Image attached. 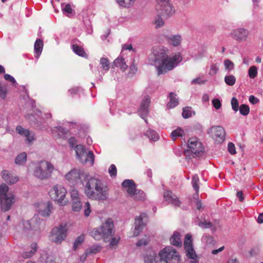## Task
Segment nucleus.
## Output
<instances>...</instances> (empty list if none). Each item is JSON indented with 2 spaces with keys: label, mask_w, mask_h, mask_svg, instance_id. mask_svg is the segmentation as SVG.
Instances as JSON below:
<instances>
[{
  "label": "nucleus",
  "mask_w": 263,
  "mask_h": 263,
  "mask_svg": "<svg viewBox=\"0 0 263 263\" xmlns=\"http://www.w3.org/2000/svg\"><path fill=\"white\" fill-rule=\"evenodd\" d=\"M100 228L101 230L104 232L103 234L106 239L109 237L112 236L114 234V226L111 218H108L104 223H102Z\"/></svg>",
  "instance_id": "15"
},
{
  "label": "nucleus",
  "mask_w": 263,
  "mask_h": 263,
  "mask_svg": "<svg viewBox=\"0 0 263 263\" xmlns=\"http://www.w3.org/2000/svg\"><path fill=\"white\" fill-rule=\"evenodd\" d=\"M199 181V179L198 178V176L197 174L194 175L192 179V184L193 187L195 190L196 193H198L199 191V185H198V182Z\"/></svg>",
  "instance_id": "41"
},
{
  "label": "nucleus",
  "mask_w": 263,
  "mask_h": 263,
  "mask_svg": "<svg viewBox=\"0 0 263 263\" xmlns=\"http://www.w3.org/2000/svg\"><path fill=\"white\" fill-rule=\"evenodd\" d=\"M219 70V66L217 64H213L211 66V68L209 72V74L210 76L215 75Z\"/></svg>",
  "instance_id": "54"
},
{
  "label": "nucleus",
  "mask_w": 263,
  "mask_h": 263,
  "mask_svg": "<svg viewBox=\"0 0 263 263\" xmlns=\"http://www.w3.org/2000/svg\"><path fill=\"white\" fill-rule=\"evenodd\" d=\"M146 217L147 215L145 213H142L139 217L137 216L135 218V230L133 233L134 237L137 236L142 231L144 226L143 219Z\"/></svg>",
  "instance_id": "16"
},
{
  "label": "nucleus",
  "mask_w": 263,
  "mask_h": 263,
  "mask_svg": "<svg viewBox=\"0 0 263 263\" xmlns=\"http://www.w3.org/2000/svg\"><path fill=\"white\" fill-rule=\"evenodd\" d=\"M1 175L3 180L9 184H13L18 180V178L16 176L13 175L7 170H3Z\"/></svg>",
  "instance_id": "18"
},
{
  "label": "nucleus",
  "mask_w": 263,
  "mask_h": 263,
  "mask_svg": "<svg viewBox=\"0 0 263 263\" xmlns=\"http://www.w3.org/2000/svg\"><path fill=\"white\" fill-rule=\"evenodd\" d=\"M170 101L167 104V107L172 108L176 107L178 104V99L176 98V95L174 92L170 93Z\"/></svg>",
  "instance_id": "29"
},
{
  "label": "nucleus",
  "mask_w": 263,
  "mask_h": 263,
  "mask_svg": "<svg viewBox=\"0 0 263 263\" xmlns=\"http://www.w3.org/2000/svg\"><path fill=\"white\" fill-rule=\"evenodd\" d=\"M84 241V236L83 235H80L78 236L75 240L73 245V249L76 250L79 245H80Z\"/></svg>",
  "instance_id": "45"
},
{
  "label": "nucleus",
  "mask_w": 263,
  "mask_h": 263,
  "mask_svg": "<svg viewBox=\"0 0 263 263\" xmlns=\"http://www.w3.org/2000/svg\"><path fill=\"white\" fill-rule=\"evenodd\" d=\"M187 146L189 149L185 151L186 154L191 152L193 157L198 156L200 152H203L204 149L201 143L198 141L196 137H193L189 139Z\"/></svg>",
  "instance_id": "9"
},
{
  "label": "nucleus",
  "mask_w": 263,
  "mask_h": 263,
  "mask_svg": "<svg viewBox=\"0 0 263 263\" xmlns=\"http://www.w3.org/2000/svg\"><path fill=\"white\" fill-rule=\"evenodd\" d=\"M169 44L176 47L179 46L181 42V37L180 35H174L166 36Z\"/></svg>",
  "instance_id": "22"
},
{
  "label": "nucleus",
  "mask_w": 263,
  "mask_h": 263,
  "mask_svg": "<svg viewBox=\"0 0 263 263\" xmlns=\"http://www.w3.org/2000/svg\"><path fill=\"white\" fill-rule=\"evenodd\" d=\"M231 106L233 110L236 112L239 109V103L237 99L233 97L231 100Z\"/></svg>",
  "instance_id": "52"
},
{
  "label": "nucleus",
  "mask_w": 263,
  "mask_h": 263,
  "mask_svg": "<svg viewBox=\"0 0 263 263\" xmlns=\"http://www.w3.org/2000/svg\"><path fill=\"white\" fill-rule=\"evenodd\" d=\"M37 250V244L35 242L31 245V250L29 251H26L22 254V257L24 258H28L33 256Z\"/></svg>",
  "instance_id": "30"
},
{
  "label": "nucleus",
  "mask_w": 263,
  "mask_h": 263,
  "mask_svg": "<svg viewBox=\"0 0 263 263\" xmlns=\"http://www.w3.org/2000/svg\"><path fill=\"white\" fill-rule=\"evenodd\" d=\"M228 149L229 152L231 154L234 155V154H236L235 147L234 144L233 143L230 142L228 144Z\"/></svg>",
  "instance_id": "61"
},
{
  "label": "nucleus",
  "mask_w": 263,
  "mask_h": 263,
  "mask_svg": "<svg viewBox=\"0 0 263 263\" xmlns=\"http://www.w3.org/2000/svg\"><path fill=\"white\" fill-rule=\"evenodd\" d=\"M7 91L6 87L0 84V99L5 100L7 94Z\"/></svg>",
  "instance_id": "50"
},
{
  "label": "nucleus",
  "mask_w": 263,
  "mask_h": 263,
  "mask_svg": "<svg viewBox=\"0 0 263 263\" xmlns=\"http://www.w3.org/2000/svg\"><path fill=\"white\" fill-rule=\"evenodd\" d=\"M4 78L6 80L11 82L12 84H14L16 83V81L15 79L12 76H10L9 74H5Z\"/></svg>",
  "instance_id": "63"
},
{
  "label": "nucleus",
  "mask_w": 263,
  "mask_h": 263,
  "mask_svg": "<svg viewBox=\"0 0 263 263\" xmlns=\"http://www.w3.org/2000/svg\"><path fill=\"white\" fill-rule=\"evenodd\" d=\"M27 160V154L26 153H22L17 155L15 159V162L17 164L23 165L25 164Z\"/></svg>",
  "instance_id": "34"
},
{
  "label": "nucleus",
  "mask_w": 263,
  "mask_h": 263,
  "mask_svg": "<svg viewBox=\"0 0 263 263\" xmlns=\"http://www.w3.org/2000/svg\"><path fill=\"white\" fill-rule=\"evenodd\" d=\"M102 183V180L98 178L95 177L90 178L86 182L84 189L85 194L86 196L89 197L90 195H93V192H95Z\"/></svg>",
  "instance_id": "10"
},
{
  "label": "nucleus",
  "mask_w": 263,
  "mask_h": 263,
  "mask_svg": "<svg viewBox=\"0 0 263 263\" xmlns=\"http://www.w3.org/2000/svg\"><path fill=\"white\" fill-rule=\"evenodd\" d=\"M16 132L22 136H27L29 130L24 128L21 126H17L16 128Z\"/></svg>",
  "instance_id": "53"
},
{
  "label": "nucleus",
  "mask_w": 263,
  "mask_h": 263,
  "mask_svg": "<svg viewBox=\"0 0 263 263\" xmlns=\"http://www.w3.org/2000/svg\"><path fill=\"white\" fill-rule=\"evenodd\" d=\"M75 151L79 160L83 159V157L86 153L85 147L83 145H77L75 146Z\"/></svg>",
  "instance_id": "27"
},
{
  "label": "nucleus",
  "mask_w": 263,
  "mask_h": 263,
  "mask_svg": "<svg viewBox=\"0 0 263 263\" xmlns=\"http://www.w3.org/2000/svg\"><path fill=\"white\" fill-rule=\"evenodd\" d=\"M238 110H239L240 114L245 116H247L250 112V108L246 104H241Z\"/></svg>",
  "instance_id": "44"
},
{
  "label": "nucleus",
  "mask_w": 263,
  "mask_h": 263,
  "mask_svg": "<svg viewBox=\"0 0 263 263\" xmlns=\"http://www.w3.org/2000/svg\"><path fill=\"white\" fill-rule=\"evenodd\" d=\"M249 76L250 78L254 79L257 74V69L256 66H251L249 69Z\"/></svg>",
  "instance_id": "48"
},
{
  "label": "nucleus",
  "mask_w": 263,
  "mask_h": 263,
  "mask_svg": "<svg viewBox=\"0 0 263 263\" xmlns=\"http://www.w3.org/2000/svg\"><path fill=\"white\" fill-rule=\"evenodd\" d=\"M123 187L127 189V192L130 197L137 200H143L145 194L143 191L136 189V185L133 180L126 179L122 183Z\"/></svg>",
  "instance_id": "5"
},
{
  "label": "nucleus",
  "mask_w": 263,
  "mask_h": 263,
  "mask_svg": "<svg viewBox=\"0 0 263 263\" xmlns=\"http://www.w3.org/2000/svg\"><path fill=\"white\" fill-rule=\"evenodd\" d=\"M72 49L74 53L79 56L84 58H86L87 57V54L84 50V49L78 45H73Z\"/></svg>",
  "instance_id": "32"
},
{
  "label": "nucleus",
  "mask_w": 263,
  "mask_h": 263,
  "mask_svg": "<svg viewBox=\"0 0 263 263\" xmlns=\"http://www.w3.org/2000/svg\"><path fill=\"white\" fill-rule=\"evenodd\" d=\"M62 10L64 13H66V15L68 17L70 16L74 10L71 8V6L69 4L64 5V4H61Z\"/></svg>",
  "instance_id": "37"
},
{
  "label": "nucleus",
  "mask_w": 263,
  "mask_h": 263,
  "mask_svg": "<svg viewBox=\"0 0 263 263\" xmlns=\"http://www.w3.org/2000/svg\"><path fill=\"white\" fill-rule=\"evenodd\" d=\"M65 178L69 181H76L80 178V174L79 171L74 169L67 173Z\"/></svg>",
  "instance_id": "25"
},
{
  "label": "nucleus",
  "mask_w": 263,
  "mask_h": 263,
  "mask_svg": "<svg viewBox=\"0 0 263 263\" xmlns=\"http://www.w3.org/2000/svg\"><path fill=\"white\" fill-rule=\"evenodd\" d=\"M157 12L158 15H161L162 17H168L172 15L174 10L171 5L165 1L161 2L160 4L157 6Z\"/></svg>",
  "instance_id": "13"
},
{
  "label": "nucleus",
  "mask_w": 263,
  "mask_h": 263,
  "mask_svg": "<svg viewBox=\"0 0 263 263\" xmlns=\"http://www.w3.org/2000/svg\"><path fill=\"white\" fill-rule=\"evenodd\" d=\"M104 232L101 230V228L93 229L90 233L91 236L93 237L96 240H100L102 238L104 239L105 241L107 240L104 238L103 233Z\"/></svg>",
  "instance_id": "24"
},
{
  "label": "nucleus",
  "mask_w": 263,
  "mask_h": 263,
  "mask_svg": "<svg viewBox=\"0 0 263 263\" xmlns=\"http://www.w3.org/2000/svg\"><path fill=\"white\" fill-rule=\"evenodd\" d=\"M66 233V224L62 223L59 227L52 229L51 236V240L57 243H60L65 238Z\"/></svg>",
  "instance_id": "7"
},
{
  "label": "nucleus",
  "mask_w": 263,
  "mask_h": 263,
  "mask_svg": "<svg viewBox=\"0 0 263 263\" xmlns=\"http://www.w3.org/2000/svg\"><path fill=\"white\" fill-rule=\"evenodd\" d=\"M101 250V247L100 246H93L90 248L86 249L85 251L86 256H88L91 254H96L97 253L100 252Z\"/></svg>",
  "instance_id": "39"
},
{
  "label": "nucleus",
  "mask_w": 263,
  "mask_h": 263,
  "mask_svg": "<svg viewBox=\"0 0 263 263\" xmlns=\"http://www.w3.org/2000/svg\"><path fill=\"white\" fill-rule=\"evenodd\" d=\"M180 257L177 251L171 246L161 250L157 257L162 263H177L180 260Z\"/></svg>",
  "instance_id": "3"
},
{
  "label": "nucleus",
  "mask_w": 263,
  "mask_h": 263,
  "mask_svg": "<svg viewBox=\"0 0 263 263\" xmlns=\"http://www.w3.org/2000/svg\"><path fill=\"white\" fill-rule=\"evenodd\" d=\"M180 237L181 235L179 232L176 231L174 232L170 239L171 243L176 247H181L182 241Z\"/></svg>",
  "instance_id": "21"
},
{
  "label": "nucleus",
  "mask_w": 263,
  "mask_h": 263,
  "mask_svg": "<svg viewBox=\"0 0 263 263\" xmlns=\"http://www.w3.org/2000/svg\"><path fill=\"white\" fill-rule=\"evenodd\" d=\"M164 198L171 204H173L176 206L180 205V201L178 198L173 193L168 191H167L164 193L163 194Z\"/></svg>",
  "instance_id": "19"
},
{
  "label": "nucleus",
  "mask_w": 263,
  "mask_h": 263,
  "mask_svg": "<svg viewBox=\"0 0 263 263\" xmlns=\"http://www.w3.org/2000/svg\"><path fill=\"white\" fill-rule=\"evenodd\" d=\"M84 208V215L86 217H88L89 215L91 212L90 205L88 202H86L85 203Z\"/></svg>",
  "instance_id": "60"
},
{
  "label": "nucleus",
  "mask_w": 263,
  "mask_h": 263,
  "mask_svg": "<svg viewBox=\"0 0 263 263\" xmlns=\"http://www.w3.org/2000/svg\"><path fill=\"white\" fill-rule=\"evenodd\" d=\"M43 47V42L41 39H37L34 43V49L37 55V58L41 54Z\"/></svg>",
  "instance_id": "31"
},
{
  "label": "nucleus",
  "mask_w": 263,
  "mask_h": 263,
  "mask_svg": "<svg viewBox=\"0 0 263 263\" xmlns=\"http://www.w3.org/2000/svg\"><path fill=\"white\" fill-rule=\"evenodd\" d=\"M100 64L103 69L105 71H108L109 69V63L107 58H102L100 59Z\"/></svg>",
  "instance_id": "46"
},
{
  "label": "nucleus",
  "mask_w": 263,
  "mask_h": 263,
  "mask_svg": "<svg viewBox=\"0 0 263 263\" xmlns=\"http://www.w3.org/2000/svg\"><path fill=\"white\" fill-rule=\"evenodd\" d=\"M108 172L111 177H115L117 175V168L114 164H111L108 170Z\"/></svg>",
  "instance_id": "58"
},
{
  "label": "nucleus",
  "mask_w": 263,
  "mask_h": 263,
  "mask_svg": "<svg viewBox=\"0 0 263 263\" xmlns=\"http://www.w3.org/2000/svg\"><path fill=\"white\" fill-rule=\"evenodd\" d=\"M184 132L181 128H178L176 130L173 131L171 134V136L173 140H175L177 137H182Z\"/></svg>",
  "instance_id": "40"
},
{
  "label": "nucleus",
  "mask_w": 263,
  "mask_h": 263,
  "mask_svg": "<svg viewBox=\"0 0 263 263\" xmlns=\"http://www.w3.org/2000/svg\"><path fill=\"white\" fill-rule=\"evenodd\" d=\"M182 60L180 53L168 57L164 50L157 48L153 49V53L148 57L149 64L156 67L158 76L173 69Z\"/></svg>",
  "instance_id": "1"
},
{
  "label": "nucleus",
  "mask_w": 263,
  "mask_h": 263,
  "mask_svg": "<svg viewBox=\"0 0 263 263\" xmlns=\"http://www.w3.org/2000/svg\"><path fill=\"white\" fill-rule=\"evenodd\" d=\"M72 201L79 199L78 191L77 190L73 189L70 192Z\"/></svg>",
  "instance_id": "59"
},
{
  "label": "nucleus",
  "mask_w": 263,
  "mask_h": 263,
  "mask_svg": "<svg viewBox=\"0 0 263 263\" xmlns=\"http://www.w3.org/2000/svg\"><path fill=\"white\" fill-rule=\"evenodd\" d=\"M42 209L39 210V213L43 217L48 216L51 212L52 209V204L48 201L46 204L44 203L41 205Z\"/></svg>",
  "instance_id": "20"
},
{
  "label": "nucleus",
  "mask_w": 263,
  "mask_h": 263,
  "mask_svg": "<svg viewBox=\"0 0 263 263\" xmlns=\"http://www.w3.org/2000/svg\"><path fill=\"white\" fill-rule=\"evenodd\" d=\"M208 133L218 143H222L225 140L226 133L222 126H213L209 129Z\"/></svg>",
  "instance_id": "11"
},
{
  "label": "nucleus",
  "mask_w": 263,
  "mask_h": 263,
  "mask_svg": "<svg viewBox=\"0 0 263 263\" xmlns=\"http://www.w3.org/2000/svg\"><path fill=\"white\" fill-rule=\"evenodd\" d=\"M109 189L103 182L93 192V194L88 198L99 201L107 200L109 197Z\"/></svg>",
  "instance_id": "8"
},
{
  "label": "nucleus",
  "mask_w": 263,
  "mask_h": 263,
  "mask_svg": "<svg viewBox=\"0 0 263 263\" xmlns=\"http://www.w3.org/2000/svg\"><path fill=\"white\" fill-rule=\"evenodd\" d=\"M161 16V15H158L157 14V17L155 20V24H156V28H160L164 25V22Z\"/></svg>",
  "instance_id": "55"
},
{
  "label": "nucleus",
  "mask_w": 263,
  "mask_h": 263,
  "mask_svg": "<svg viewBox=\"0 0 263 263\" xmlns=\"http://www.w3.org/2000/svg\"><path fill=\"white\" fill-rule=\"evenodd\" d=\"M35 221H36V219H32L30 220H27L24 221L23 223L24 229L26 230H36V228L32 226Z\"/></svg>",
  "instance_id": "43"
},
{
  "label": "nucleus",
  "mask_w": 263,
  "mask_h": 263,
  "mask_svg": "<svg viewBox=\"0 0 263 263\" xmlns=\"http://www.w3.org/2000/svg\"><path fill=\"white\" fill-rule=\"evenodd\" d=\"M144 263H157L156 256L155 252L146 254L144 257Z\"/></svg>",
  "instance_id": "33"
},
{
  "label": "nucleus",
  "mask_w": 263,
  "mask_h": 263,
  "mask_svg": "<svg viewBox=\"0 0 263 263\" xmlns=\"http://www.w3.org/2000/svg\"><path fill=\"white\" fill-rule=\"evenodd\" d=\"M184 248L186 256L192 259H196L198 256L193 248L192 236L187 234L184 241Z\"/></svg>",
  "instance_id": "12"
},
{
  "label": "nucleus",
  "mask_w": 263,
  "mask_h": 263,
  "mask_svg": "<svg viewBox=\"0 0 263 263\" xmlns=\"http://www.w3.org/2000/svg\"><path fill=\"white\" fill-rule=\"evenodd\" d=\"M52 132L53 134H57L59 138H65V135L67 134L68 130L61 126H56L52 129Z\"/></svg>",
  "instance_id": "23"
},
{
  "label": "nucleus",
  "mask_w": 263,
  "mask_h": 263,
  "mask_svg": "<svg viewBox=\"0 0 263 263\" xmlns=\"http://www.w3.org/2000/svg\"><path fill=\"white\" fill-rule=\"evenodd\" d=\"M114 65L119 67L122 71H125L128 66L126 64L124 59L123 58H118L114 61Z\"/></svg>",
  "instance_id": "28"
},
{
  "label": "nucleus",
  "mask_w": 263,
  "mask_h": 263,
  "mask_svg": "<svg viewBox=\"0 0 263 263\" xmlns=\"http://www.w3.org/2000/svg\"><path fill=\"white\" fill-rule=\"evenodd\" d=\"M26 118L30 122V124H36L37 120L35 116L32 114H28L26 115Z\"/></svg>",
  "instance_id": "57"
},
{
  "label": "nucleus",
  "mask_w": 263,
  "mask_h": 263,
  "mask_svg": "<svg viewBox=\"0 0 263 263\" xmlns=\"http://www.w3.org/2000/svg\"><path fill=\"white\" fill-rule=\"evenodd\" d=\"M145 135L148 137L149 139L154 141H156L159 139L158 134L151 129L147 130L145 133Z\"/></svg>",
  "instance_id": "38"
},
{
  "label": "nucleus",
  "mask_w": 263,
  "mask_h": 263,
  "mask_svg": "<svg viewBox=\"0 0 263 263\" xmlns=\"http://www.w3.org/2000/svg\"><path fill=\"white\" fill-rule=\"evenodd\" d=\"M116 1L120 6L129 8L134 5L136 0H116Z\"/></svg>",
  "instance_id": "35"
},
{
  "label": "nucleus",
  "mask_w": 263,
  "mask_h": 263,
  "mask_svg": "<svg viewBox=\"0 0 263 263\" xmlns=\"http://www.w3.org/2000/svg\"><path fill=\"white\" fill-rule=\"evenodd\" d=\"M192 114L195 115V112L191 110V107L187 106L184 107L182 109V116L184 119H187L191 117Z\"/></svg>",
  "instance_id": "36"
},
{
  "label": "nucleus",
  "mask_w": 263,
  "mask_h": 263,
  "mask_svg": "<svg viewBox=\"0 0 263 263\" xmlns=\"http://www.w3.org/2000/svg\"><path fill=\"white\" fill-rule=\"evenodd\" d=\"M95 156L91 151L86 153L85 156L83 157V159H81L80 161L83 163L86 164L89 163L90 165H93L94 163Z\"/></svg>",
  "instance_id": "26"
},
{
  "label": "nucleus",
  "mask_w": 263,
  "mask_h": 263,
  "mask_svg": "<svg viewBox=\"0 0 263 263\" xmlns=\"http://www.w3.org/2000/svg\"><path fill=\"white\" fill-rule=\"evenodd\" d=\"M9 187L6 184L0 186V204L2 210L6 212L10 209L14 203L13 196L8 194Z\"/></svg>",
  "instance_id": "4"
},
{
  "label": "nucleus",
  "mask_w": 263,
  "mask_h": 263,
  "mask_svg": "<svg viewBox=\"0 0 263 263\" xmlns=\"http://www.w3.org/2000/svg\"><path fill=\"white\" fill-rule=\"evenodd\" d=\"M53 165L49 162L41 161L35 164L33 170V175L40 180L49 178L53 171Z\"/></svg>",
  "instance_id": "2"
},
{
  "label": "nucleus",
  "mask_w": 263,
  "mask_h": 263,
  "mask_svg": "<svg viewBox=\"0 0 263 263\" xmlns=\"http://www.w3.org/2000/svg\"><path fill=\"white\" fill-rule=\"evenodd\" d=\"M149 242V238L148 236H145L144 238H142L138 240L136 243V246L138 247H141L143 246H146Z\"/></svg>",
  "instance_id": "51"
},
{
  "label": "nucleus",
  "mask_w": 263,
  "mask_h": 263,
  "mask_svg": "<svg viewBox=\"0 0 263 263\" xmlns=\"http://www.w3.org/2000/svg\"><path fill=\"white\" fill-rule=\"evenodd\" d=\"M151 101L149 96H146L144 97L142 101L140 108L138 110L140 116L145 120V122H147V120L145 119V117L148 114V106L150 104Z\"/></svg>",
  "instance_id": "17"
},
{
  "label": "nucleus",
  "mask_w": 263,
  "mask_h": 263,
  "mask_svg": "<svg viewBox=\"0 0 263 263\" xmlns=\"http://www.w3.org/2000/svg\"><path fill=\"white\" fill-rule=\"evenodd\" d=\"M212 104L214 107L216 109H219L221 106V103L218 99H214L212 100Z\"/></svg>",
  "instance_id": "62"
},
{
  "label": "nucleus",
  "mask_w": 263,
  "mask_h": 263,
  "mask_svg": "<svg viewBox=\"0 0 263 263\" xmlns=\"http://www.w3.org/2000/svg\"><path fill=\"white\" fill-rule=\"evenodd\" d=\"M224 65L225 69L229 71L233 70L234 67V63L229 59H226L224 61Z\"/></svg>",
  "instance_id": "49"
},
{
  "label": "nucleus",
  "mask_w": 263,
  "mask_h": 263,
  "mask_svg": "<svg viewBox=\"0 0 263 263\" xmlns=\"http://www.w3.org/2000/svg\"><path fill=\"white\" fill-rule=\"evenodd\" d=\"M66 193V190L63 186L57 185L50 190L49 194L52 199L64 205L67 203V201L65 200Z\"/></svg>",
  "instance_id": "6"
},
{
  "label": "nucleus",
  "mask_w": 263,
  "mask_h": 263,
  "mask_svg": "<svg viewBox=\"0 0 263 263\" xmlns=\"http://www.w3.org/2000/svg\"><path fill=\"white\" fill-rule=\"evenodd\" d=\"M72 210L74 211H76V212H78L79 211L81 210V209H82V204H81V201L80 200V199H78V200H73L72 201Z\"/></svg>",
  "instance_id": "47"
},
{
  "label": "nucleus",
  "mask_w": 263,
  "mask_h": 263,
  "mask_svg": "<svg viewBox=\"0 0 263 263\" xmlns=\"http://www.w3.org/2000/svg\"><path fill=\"white\" fill-rule=\"evenodd\" d=\"M225 83L229 86H233L236 82V78L233 75L226 76L224 77Z\"/></svg>",
  "instance_id": "42"
},
{
  "label": "nucleus",
  "mask_w": 263,
  "mask_h": 263,
  "mask_svg": "<svg viewBox=\"0 0 263 263\" xmlns=\"http://www.w3.org/2000/svg\"><path fill=\"white\" fill-rule=\"evenodd\" d=\"M249 32L247 29L239 28L233 30L231 33V36L238 42H245L247 40Z\"/></svg>",
  "instance_id": "14"
},
{
  "label": "nucleus",
  "mask_w": 263,
  "mask_h": 263,
  "mask_svg": "<svg viewBox=\"0 0 263 263\" xmlns=\"http://www.w3.org/2000/svg\"><path fill=\"white\" fill-rule=\"evenodd\" d=\"M198 225L202 229L210 228L213 226L212 222L207 221L199 222Z\"/></svg>",
  "instance_id": "56"
},
{
  "label": "nucleus",
  "mask_w": 263,
  "mask_h": 263,
  "mask_svg": "<svg viewBox=\"0 0 263 263\" xmlns=\"http://www.w3.org/2000/svg\"><path fill=\"white\" fill-rule=\"evenodd\" d=\"M249 100L250 103L254 105L257 104L259 101V99L253 95H251L249 97Z\"/></svg>",
  "instance_id": "64"
}]
</instances>
